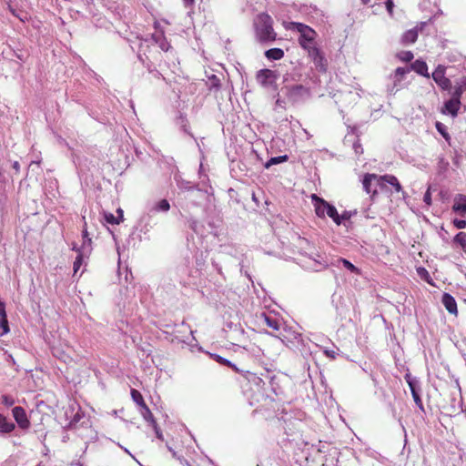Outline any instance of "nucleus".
Returning <instances> with one entry per match:
<instances>
[{"mask_svg":"<svg viewBox=\"0 0 466 466\" xmlns=\"http://www.w3.org/2000/svg\"><path fill=\"white\" fill-rule=\"evenodd\" d=\"M269 328L267 332L281 339L287 345L297 346L302 341L301 328L298 322H265Z\"/></svg>","mask_w":466,"mask_h":466,"instance_id":"1","label":"nucleus"},{"mask_svg":"<svg viewBox=\"0 0 466 466\" xmlns=\"http://www.w3.org/2000/svg\"><path fill=\"white\" fill-rule=\"evenodd\" d=\"M158 326L163 329L165 339L172 343H188L192 335V329L187 322H159Z\"/></svg>","mask_w":466,"mask_h":466,"instance_id":"2","label":"nucleus"},{"mask_svg":"<svg viewBox=\"0 0 466 466\" xmlns=\"http://www.w3.org/2000/svg\"><path fill=\"white\" fill-rule=\"evenodd\" d=\"M273 20L267 14H259L254 20L255 36L260 43H270L276 40L277 34L273 29Z\"/></svg>","mask_w":466,"mask_h":466,"instance_id":"3","label":"nucleus"},{"mask_svg":"<svg viewBox=\"0 0 466 466\" xmlns=\"http://www.w3.org/2000/svg\"><path fill=\"white\" fill-rule=\"evenodd\" d=\"M290 25V28L296 29L300 34L299 44L301 46L307 49L310 56H319V50L314 46L316 32L301 23L292 22Z\"/></svg>","mask_w":466,"mask_h":466,"instance_id":"4","label":"nucleus"},{"mask_svg":"<svg viewBox=\"0 0 466 466\" xmlns=\"http://www.w3.org/2000/svg\"><path fill=\"white\" fill-rule=\"evenodd\" d=\"M311 199L313 201L316 215L319 218H324L327 216L337 225H339V213L333 205L329 204L323 198H319L315 194L311 196Z\"/></svg>","mask_w":466,"mask_h":466,"instance_id":"5","label":"nucleus"},{"mask_svg":"<svg viewBox=\"0 0 466 466\" xmlns=\"http://www.w3.org/2000/svg\"><path fill=\"white\" fill-rule=\"evenodd\" d=\"M363 188L367 194H377L378 187L382 189L381 176L366 174L362 179Z\"/></svg>","mask_w":466,"mask_h":466,"instance_id":"6","label":"nucleus"},{"mask_svg":"<svg viewBox=\"0 0 466 466\" xmlns=\"http://www.w3.org/2000/svg\"><path fill=\"white\" fill-rule=\"evenodd\" d=\"M432 78L436 84L443 90H450L451 87V82L445 76V67L438 66L432 73Z\"/></svg>","mask_w":466,"mask_h":466,"instance_id":"7","label":"nucleus"},{"mask_svg":"<svg viewBox=\"0 0 466 466\" xmlns=\"http://www.w3.org/2000/svg\"><path fill=\"white\" fill-rule=\"evenodd\" d=\"M12 413L16 423L21 429L27 430L30 427V421L27 418L25 410L22 407H15L12 410Z\"/></svg>","mask_w":466,"mask_h":466,"instance_id":"8","label":"nucleus"},{"mask_svg":"<svg viewBox=\"0 0 466 466\" xmlns=\"http://www.w3.org/2000/svg\"><path fill=\"white\" fill-rule=\"evenodd\" d=\"M275 79V73L269 69H262L257 74V80L262 86L271 85Z\"/></svg>","mask_w":466,"mask_h":466,"instance_id":"9","label":"nucleus"},{"mask_svg":"<svg viewBox=\"0 0 466 466\" xmlns=\"http://www.w3.org/2000/svg\"><path fill=\"white\" fill-rule=\"evenodd\" d=\"M382 180V189L387 188V185L391 186L394 188V191L399 193L402 192L401 185L400 184L398 178L395 176L392 175H384L381 176Z\"/></svg>","mask_w":466,"mask_h":466,"instance_id":"10","label":"nucleus"},{"mask_svg":"<svg viewBox=\"0 0 466 466\" xmlns=\"http://www.w3.org/2000/svg\"><path fill=\"white\" fill-rule=\"evenodd\" d=\"M409 71H410V69L406 68V67H398L395 70V73H394V76H393V83H394L393 86L389 88V92L390 94H395L397 92V90H398V87H397L398 84H400L403 80L405 75L407 73H409Z\"/></svg>","mask_w":466,"mask_h":466,"instance_id":"11","label":"nucleus"},{"mask_svg":"<svg viewBox=\"0 0 466 466\" xmlns=\"http://www.w3.org/2000/svg\"><path fill=\"white\" fill-rule=\"evenodd\" d=\"M73 249H76L78 254H81V256H87L91 252V238L88 237L87 230L86 228L83 230V243L81 247L77 248L74 246Z\"/></svg>","mask_w":466,"mask_h":466,"instance_id":"12","label":"nucleus"},{"mask_svg":"<svg viewBox=\"0 0 466 466\" xmlns=\"http://www.w3.org/2000/svg\"><path fill=\"white\" fill-rule=\"evenodd\" d=\"M461 107V100L457 98L451 97L444 104L445 110L451 114L453 117L458 115L459 109Z\"/></svg>","mask_w":466,"mask_h":466,"instance_id":"13","label":"nucleus"},{"mask_svg":"<svg viewBox=\"0 0 466 466\" xmlns=\"http://www.w3.org/2000/svg\"><path fill=\"white\" fill-rule=\"evenodd\" d=\"M455 212H459L461 214L466 213V196L464 195H457L454 198V204L452 207Z\"/></svg>","mask_w":466,"mask_h":466,"instance_id":"14","label":"nucleus"},{"mask_svg":"<svg viewBox=\"0 0 466 466\" xmlns=\"http://www.w3.org/2000/svg\"><path fill=\"white\" fill-rule=\"evenodd\" d=\"M411 69L421 76H424L427 77L430 76L428 74L427 64L424 61L416 60L414 63H412Z\"/></svg>","mask_w":466,"mask_h":466,"instance_id":"15","label":"nucleus"},{"mask_svg":"<svg viewBox=\"0 0 466 466\" xmlns=\"http://www.w3.org/2000/svg\"><path fill=\"white\" fill-rule=\"evenodd\" d=\"M15 424L0 413V431L9 433L15 429Z\"/></svg>","mask_w":466,"mask_h":466,"instance_id":"16","label":"nucleus"},{"mask_svg":"<svg viewBox=\"0 0 466 466\" xmlns=\"http://www.w3.org/2000/svg\"><path fill=\"white\" fill-rule=\"evenodd\" d=\"M265 56L270 60H279L284 56V51L280 48H271L265 52Z\"/></svg>","mask_w":466,"mask_h":466,"instance_id":"17","label":"nucleus"},{"mask_svg":"<svg viewBox=\"0 0 466 466\" xmlns=\"http://www.w3.org/2000/svg\"><path fill=\"white\" fill-rule=\"evenodd\" d=\"M418 38V32L415 29H410L405 32L402 35V42L404 44H412Z\"/></svg>","mask_w":466,"mask_h":466,"instance_id":"18","label":"nucleus"},{"mask_svg":"<svg viewBox=\"0 0 466 466\" xmlns=\"http://www.w3.org/2000/svg\"><path fill=\"white\" fill-rule=\"evenodd\" d=\"M117 213L119 215V218H116L111 213H106L105 214V219L109 224H119L123 220V210L121 208L117 209Z\"/></svg>","mask_w":466,"mask_h":466,"instance_id":"19","label":"nucleus"},{"mask_svg":"<svg viewBox=\"0 0 466 466\" xmlns=\"http://www.w3.org/2000/svg\"><path fill=\"white\" fill-rule=\"evenodd\" d=\"M443 303L446 307V309L451 312V313H453V312H456V303H455V300L454 299L448 295V294H444L443 296Z\"/></svg>","mask_w":466,"mask_h":466,"instance_id":"20","label":"nucleus"},{"mask_svg":"<svg viewBox=\"0 0 466 466\" xmlns=\"http://www.w3.org/2000/svg\"><path fill=\"white\" fill-rule=\"evenodd\" d=\"M141 414L146 420L149 421L152 424V426H156L157 421L155 420L152 412L150 411L149 408L147 405L142 406Z\"/></svg>","mask_w":466,"mask_h":466,"instance_id":"21","label":"nucleus"},{"mask_svg":"<svg viewBox=\"0 0 466 466\" xmlns=\"http://www.w3.org/2000/svg\"><path fill=\"white\" fill-rule=\"evenodd\" d=\"M405 380L411 392H413V390H418L420 382L416 378H413L410 374L407 373L405 375Z\"/></svg>","mask_w":466,"mask_h":466,"instance_id":"22","label":"nucleus"},{"mask_svg":"<svg viewBox=\"0 0 466 466\" xmlns=\"http://www.w3.org/2000/svg\"><path fill=\"white\" fill-rule=\"evenodd\" d=\"M287 160H288V156L287 155L279 156V157H271L265 164V167L266 168H269L273 165L280 164V163L286 162Z\"/></svg>","mask_w":466,"mask_h":466,"instance_id":"23","label":"nucleus"},{"mask_svg":"<svg viewBox=\"0 0 466 466\" xmlns=\"http://www.w3.org/2000/svg\"><path fill=\"white\" fill-rule=\"evenodd\" d=\"M339 263H342L343 267L346 268L348 270H350L352 273L360 274V270L355 267L350 261L345 259V258H339L338 259Z\"/></svg>","mask_w":466,"mask_h":466,"instance_id":"24","label":"nucleus"},{"mask_svg":"<svg viewBox=\"0 0 466 466\" xmlns=\"http://www.w3.org/2000/svg\"><path fill=\"white\" fill-rule=\"evenodd\" d=\"M464 90L465 89H464L463 85H461L460 81L456 82V84L453 87L452 97L457 98L458 100H461V96Z\"/></svg>","mask_w":466,"mask_h":466,"instance_id":"25","label":"nucleus"},{"mask_svg":"<svg viewBox=\"0 0 466 466\" xmlns=\"http://www.w3.org/2000/svg\"><path fill=\"white\" fill-rule=\"evenodd\" d=\"M169 208H170V205H169L168 201L166 199H162V200L158 201L153 208V209L155 211H163V212H167Z\"/></svg>","mask_w":466,"mask_h":466,"instance_id":"26","label":"nucleus"},{"mask_svg":"<svg viewBox=\"0 0 466 466\" xmlns=\"http://www.w3.org/2000/svg\"><path fill=\"white\" fill-rule=\"evenodd\" d=\"M308 94V90L302 86H295L290 89V95L292 96H303Z\"/></svg>","mask_w":466,"mask_h":466,"instance_id":"27","label":"nucleus"},{"mask_svg":"<svg viewBox=\"0 0 466 466\" xmlns=\"http://www.w3.org/2000/svg\"><path fill=\"white\" fill-rule=\"evenodd\" d=\"M131 396H132V399L134 400V401H136L141 407L146 405L141 393L139 391H137V390H131Z\"/></svg>","mask_w":466,"mask_h":466,"instance_id":"28","label":"nucleus"},{"mask_svg":"<svg viewBox=\"0 0 466 466\" xmlns=\"http://www.w3.org/2000/svg\"><path fill=\"white\" fill-rule=\"evenodd\" d=\"M455 241L459 243L463 250L466 252V233L460 232L455 236Z\"/></svg>","mask_w":466,"mask_h":466,"instance_id":"29","label":"nucleus"},{"mask_svg":"<svg viewBox=\"0 0 466 466\" xmlns=\"http://www.w3.org/2000/svg\"><path fill=\"white\" fill-rule=\"evenodd\" d=\"M398 57L404 62H410L413 58V54L410 51H403L398 54Z\"/></svg>","mask_w":466,"mask_h":466,"instance_id":"30","label":"nucleus"},{"mask_svg":"<svg viewBox=\"0 0 466 466\" xmlns=\"http://www.w3.org/2000/svg\"><path fill=\"white\" fill-rule=\"evenodd\" d=\"M412 394V398L414 400V402L416 403V405L420 409V410H423V404H422V400L420 399V396L418 392V390H413V392H411Z\"/></svg>","mask_w":466,"mask_h":466,"instance_id":"31","label":"nucleus"},{"mask_svg":"<svg viewBox=\"0 0 466 466\" xmlns=\"http://www.w3.org/2000/svg\"><path fill=\"white\" fill-rule=\"evenodd\" d=\"M212 357L214 358V360L216 361H218V363H220L222 365L231 366V362L228 360H227L221 356L214 354V355H212Z\"/></svg>","mask_w":466,"mask_h":466,"instance_id":"32","label":"nucleus"},{"mask_svg":"<svg viewBox=\"0 0 466 466\" xmlns=\"http://www.w3.org/2000/svg\"><path fill=\"white\" fill-rule=\"evenodd\" d=\"M84 257L85 256H81V254H78V256L76 257V258L74 262V272L75 273H76L79 270Z\"/></svg>","mask_w":466,"mask_h":466,"instance_id":"33","label":"nucleus"},{"mask_svg":"<svg viewBox=\"0 0 466 466\" xmlns=\"http://www.w3.org/2000/svg\"><path fill=\"white\" fill-rule=\"evenodd\" d=\"M9 332L8 322H0V337Z\"/></svg>","mask_w":466,"mask_h":466,"instance_id":"34","label":"nucleus"},{"mask_svg":"<svg viewBox=\"0 0 466 466\" xmlns=\"http://www.w3.org/2000/svg\"><path fill=\"white\" fill-rule=\"evenodd\" d=\"M0 319L1 320H6V313L5 304L0 300Z\"/></svg>","mask_w":466,"mask_h":466,"instance_id":"35","label":"nucleus"},{"mask_svg":"<svg viewBox=\"0 0 466 466\" xmlns=\"http://www.w3.org/2000/svg\"><path fill=\"white\" fill-rule=\"evenodd\" d=\"M453 223L455 227L460 229L464 228L466 227V221L462 219H455Z\"/></svg>","mask_w":466,"mask_h":466,"instance_id":"36","label":"nucleus"},{"mask_svg":"<svg viewBox=\"0 0 466 466\" xmlns=\"http://www.w3.org/2000/svg\"><path fill=\"white\" fill-rule=\"evenodd\" d=\"M423 201L428 205L430 206L431 204V192H430V188L426 191V193L424 194V197H423Z\"/></svg>","mask_w":466,"mask_h":466,"instance_id":"37","label":"nucleus"},{"mask_svg":"<svg viewBox=\"0 0 466 466\" xmlns=\"http://www.w3.org/2000/svg\"><path fill=\"white\" fill-rule=\"evenodd\" d=\"M350 215L348 211L343 212L341 215L339 214V225L342 223L343 220H348L350 219Z\"/></svg>","mask_w":466,"mask_h":466,"instance_id":"38","label":"nucleus"},{"mask_svg":"<svg viewBox=\"0 0 466 466\" xmlns=\"http://www.w3.org/2000/svg\"><path fill=\"white\" fill-rule=\"evenodd\" d=\"M324 353L327 357L330 358V359H335L336 356H337V353L335 350H324Z\"/></svg>","mask_w":466,"mask_h":466,"instance_id":"39","label":"nucleus"},{"mask_svg":"<svg viewBox=\"0 0 466 466\" xmlns=\"http://www.w3.org/2000/svg\"><path fill=\"white\" fill-rule=\"evenodd\" d=\"M3 402L7 406H12L14 404V400L7 396H4Z\"/></svg>","mask_w":466,"mask_h":466,"instance_id":"40","label":"nucleus"},{"mask_svg":"<svg viewBox=\"0 0 466 466\" xmlns=\"http://www.w3.org/2000/svg\"><path fill=\"white\" fill-rule=\"evenodd\" d=\"M156 435L158 439L163 440V434L160 431L159 428L157 427V424L156 423V426H153Z\"/></svg>","mask_w":466,"mask_h":466,"instance_id":"41","label":"nucleus"},{"mask_svg":"<svg viewBox=\"0 0 466 466\" xmlns=\"http://www.w3.org/2000/svg\"><path fill=\"white\" fill-rule=\"evenodd\" d=\"M418 273H419V275L421 278H426L429 275L428 271L425 268H418Z\"/></svg>","mask_w":466,"mask_h":466,"instance_id":"42","label":"nucleus"},{"mask_svg":"<svg viewBox=\"0 0 466 466\" xmlns=\"http://www.w3.org/2000/svg\"><path fill=\"white\" fill-rule=\"evenodd\" d=\"M13 167H14V169H15L16 172H18L19 169H20L19 163L17 161H15L14 164H13Z\"/></svg>","mask_w":466,"mask_h":466,"instance_id":"43","label":"nucleus"},{"mask_svg":"<svg viewBox=\"0 0 466 466\" xmlns=\"http://www.w3.org/2000/svg\"><path fill=\"white\" fill-rule=\"evenodd\" d=\"M160 47H161V49H163V50H165V51H167V50H168V45H167V44H164V43H162V44L160 45Z\"/></svg>","mask_w":466,"mask_h":466,"instance_id":"44","label":"nucleus"},{"mask_svg":"<svg viewBox=\"0 0 466 466\" xmlns=\"http://www.w3.org/2000/svg\"><path fill=\"white\" fill-rule=\"evenodd\" d=\"M437 129L445 137V134L441 130V124L437 123L436 124Z\"/></svg>","mask_w":466,"mask_h":466,"instance_id":"45","label":"nucleus"},{"mask_svg":"<svg viewBox=\"0 0 466 466\" xmlns=\"http://www.w3.org/2000/svg\"><path fill=\"white\" fill-rule=\"evenodd\" d=\"M460 82L461 85H463L464 89H466V77H463L462 79H461Z\"/></svg>","mask_w":466,"mask_h":466,"instance_id":"46","label":"nucleus"},{"mask_svg":"<svg viewBox=\"0 0 466 466\" xmlns=\"http://www.w3.org/2000/svg\"><path fill=\"white\" fill-rule=\"evenodd\" d=\"M186 5H191L194 3V0H183Z\"/></svg>","mask_w":466,"mask_h":466,"instance_id":"47","label":"nucleus"},{"mask_svg":"<svg viewBox=\"0 0 466 466\" xmlns=\"http://www.w3.org/2000/svg\"><path fill=\"white\" fill-rule=\"evenodd\" d=\"M263 317L265 318V320H266V321L271 320V319H270V317L266 316L264 313H263Z\"/></svg>","mask_w":466,"mask_h":466,"instance_id":"48","label":"nucleus"},{"mask_svg":"<svg viewBox=\"0 0 466 466\" xmlns=\"http://www.w3.org/2000/svg\"><path fill=\"white\" fill-rule=\"evenodd\" d=\"M9 359H10V361L15 362V361H14V359H13V357H12L11 355H9Z\"/></svg>","mask_w":466,"mask_h":466,"instance_id":"49","label":"nucleus"},{"mask_svg":"<svg viewBox=\"0 0 466 466\" xmlns=\"http://www.w3.org/2000/svg\"><path fill=\"white\" fill-rule=\"evenodd\" d=\"M369 0H362L364 4L368 3Z\"/></svg>","mask_w":466,"mask_h":466,"instance_id":"50","label":"nucleus"}]
</instances>
